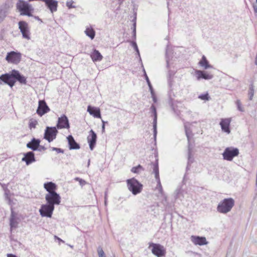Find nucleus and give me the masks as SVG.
<instances>
[{
  "label": "nucleus",
  "instance_id": "obj_46",
  "mask_svg": "<svg viewBox=\"0 0 257 257\" xmlns=\"http://www.w3.org/2000/svg\"><path fill=\"white\" fill-rule=\"evenodd\" d=\"M52 149L53 151H55L58 153H64V150L60 148L53 147Z\"/></svg>",
  "mask_w": 257,
  "mask_h": 257
},
{
  "label": "nucleus",
  "instance_id": "obj_59",
  "mask_svg": "<svg viewBox=\"0 0 257 257\" xmlns=\"http://www.w3.org/2000/svg\"><path fill=\"white\" fill-rule=\"evenodd\" d=\"M113 257H115V255H114Z\"/></svg>",
  "mask_w": 257,
  "mask_h": 257
},
{
  "label": "nucleus",
  "instance_id": "obj_50",
  "mask_svg": "<svg viewBox=\"0 0 257 257\" xmlns=\"http://www.w3.org/2000/svg\"><path fill=\"white\" fill-rule=\"evenodd\" d=\"M7 257H18V256L13 254H8Z\"/></svg>",
  "mask_w": 257,
  "mask_h": 257
},
{
  "label": "nucleus",
  "instance_id": "obj_13",
  "mask_svg": "<svg viewBox=\"0 0 257 257\" xmlns=\"http://www.w3.org/2000/svg\"><path fill=\"white\" fill-rule=\"evenodd\" d=\"M56 127L58 129L70 128L68 118L65 114L58 118Z\"/></svg>",
  "mask_w": 257,
  "mask_h": 257
},
{
  "label": "nucleus",
  "instance_id": "obj_55",
  "mask_svg": "<svg viewBox=\"0 0 257 257\" xmlns=\"http://www.w3.org/2000/svg\"><path fill=\"white\" fill-rule=\"evenodd\" d=\"M35 18L37 20H40L38 16H35Z\"/></svg>",
  "mask_w": 257,
  "mask_h": 257
},
{
  "label": "nucleus",
  "instance_id": "obj_14",
  "mask_svg": "<svg viewBox=\"0 0 257 257\" xmlns=\"http://www.w3.org/2000/svg\"><path fill=\"white\" fill-rule=\"evenodd\" d=\"M50 111V108L47 105L45 100L39 101L38 107L37 109V113L41 116Z\"/></svg>",
  "mask_w": 257,
  "mask_h": 257
},
{
  "label": "nucleus",
  "instance_id": "obj_34",
  "mask_svg": "<svg viewBox=\"0 0 257 257\" xmlns=\"http://www.w3.org/2000/svg\"><path fill=\"white\" fill-rule=\"evenodd\" d=\"M144 75H145V79L147 82V84L148 85V86L149 87V89H150V92L151 93H153V91H154V89H153V86L151 83V82L149 80V77H148L146 73V71L145 70H144Z\"/></svg>",
  "mask_w": 257,
  "mask_h": 257
},
{
  "label": "nucleus",
  "instance_id": "obj_43",
  "mask_svg": "<svg viewBox=\"0 0 257 257\" xmlns=\"http://www.w3.org/2000/svg\"><path fill=\"white\" fill-rule=\"evenodd\" d=\"M132 45L134 47L135 50L137 52L138 56L140 57V54L139 52V50L137 46V44L136 42L133 41L132 42Z\"/></svg>",
  "mask_w": 257,
  "mask_h": 257
},
{
  "label": "nucleus",
  "instance_id": "obj_40",
  "mask_svg": "<svg viewBox=\"0 0 257 257\" xmlns=\"http://www.w3.org/2000/svg\"><path fill=\"white\" fill-rule=\"evenodd\" d=\"M97 252L99 257H106L104 252L102 248L100 247H98L97 249Z\"/></svg>",
  "mask_w": 257,
  "mask_h": 257
},
{
  "label": "nucleus",
  "instance_id": "obj_54",
  "mask_svg": "<svg viewBox=\"0 0 257 257\" xmlns=\"http://www.w3.org/2000/svg\"><path fill=\"white\" fill-rule=\"evenodd\" d=\"M176 191L177 192V194H176V197H177V195H178V194L179 191L178 190H176Z\"/></svg>",
  "mask_w": 257,
  "mask_h": 257
},
{
  "label": "nucleus",
  "instance_id": "obj_9",
  "mask_svg": "<svg viewBox=\"0 0 257 257\" xmlns=\"http://www.w3.org/2000/svg\"><path fill=\"white\" fill-rule=\"evenodd\" d=\"M55 206L48 203L41 205L39 212L41 216L51 218L52 217Z\"/></svg>",
  "mask_w": 257,
  "mask_h": 257
},
{
  "label": "nucleus",
  "instance_id": "obj_39",
  "mask_svg": "<svg viewBox=\"0 0 257 257\" xmlns=\"http://www.w3.org/2000/svg\"><path fill=\"white\" fill-rule=\"evenodd\" d=\"M236 104L237 105V107L238 110L240 111L243 112L244 111V109L241 106V103L239 100H237L236 102Z\"/></svg>",
  "mask_w": 257,
  "mask_h": 257
},
{
  "label": "nucleus",
  "instance_id": "obj_16",
  "mask_svg": "<svg viewBox=\"0 0 257 257\" xmlns=\"http://www.w3.org/2000/svg\"><path fill=\"white\" fill-rule=\"evenodd\" d=\"M152 164L153 165V173L155 174V178L158 182L157 186L159 187L160 192L162 193L163 189L161 184V182L159 178L158 160L157 159L155 163H152Z\"/></svg>",
  "mask_w": 257,
  "mask_h": 257
},
{
  "label": "nucleus",
  "instance_id": "obj_18",
  "mask_svg": "<svg viewBox=\"0 0 257 257\" xmlns=\"http://www.w3.org/2000/svg\"><path fill=\"white\" fill-rule=\"evenodd\" d=\"M24 156L22 161L25 162L27 165H29L36 161L34 153L32 151L24 153Z\"/></svg>",
  "mask_w": 257,
  "mask_h": 257
},
{
  "label": "nucleus",
  "instance_id": "obj_1",
  "mask_svg": "<svg viewBox=\"0 0 257 257\" xmlns=\"http://www.w3.org/2000/svg\"><path fill=\"white\" fill-rule=\"evenodd\" d=\"M16 8L21 16L32 17L34 9L31 4L24 0H18Z\"/></svg>",
  "mask_w": 257,
  "mask_h": 257
},
{
  "label": "nucleus",
  "instance_id": "obj_45",
  "mask_svg": "<svg viewBox=\"0 0 257 257\" xmlns=\"http://www.w3.org/2000/svg\"><path fill=\"white\" fill-rule=\"evenodd\" d=\"M73 2L71 0L70 2H67L66 6L69 9L74 8L75 6L72 5Z\"/></svg>",
  "mask_w": 257,
  "mask_h": 257
},
{
  "label": "nucleus",
  "instance_id": "obj_6",
  "mask_svg": "<svg viewBox=\"0 0 257 257\" xmlns=\"http://www.w3.org/2000/svg\"><path fill=\"white\" fill-rule=\"evenodd\" d=\"M152 247V252L157 257H163L166 254L164 247L158 243H150L149 248Z\"/></svg>",
  "mask_w": 257,
  "mask_h": 257
},
{
  "label": "nucleus",
  "instance_id": "obj_31",
  "mask_svg": "<svg viewBox=\"0 0 257 257\" xmlns=\"http://www.w3.org/2000/svg\"><path fill=\"white\" fill-rule=\"evenodd\" d=\"M85 33L86 35L89 37L91 39H93L95 37V32L92 28H86Z\"/></svg>",
  "mask_w": 257,
  "mask_h": 257
},
{
  "label": "nucleus",
  "instance_id": "obj_49",
  "mask_svg": "<svg viewBox=\"0 0 257 257\" xmlns=\"http://www.w3.org/2000/svg\"><path fill=\"white\" fill-rule=\"evenodd\" d=\"M169 105L172 107V109L174 110V108L173 106V104L172 102V99L171 98H170L169 101H168Z\"/></svg>",
  "mask_w": 257,
  "mask_h": 257
},
{
  "label": "nucleus",
  "instance_id": "obj_11",
  "mask_svg": "<svg viewBox=\"0 0 257 257\" xmlns=\"http://www.w3.org/2000/svg\"><path fill=\"white\" fill-rule=\"evenodd\" d=\"M19 29L22 34L23 37L27 40L30 39V31L29 30L28 24L24 21H20L18 23Z\"/></svg>",
  "mask_w": 257,
  "mask_h": 257
},
{
  "label": "nucleus",
  "instance_id": "obj_15",
  "mask_svg": "<svg viewBox=\"0 0 257 257\" xmlns=\"http://www.w3.org/2000/svg\"><path fill=\"white\" fill-rule=\"evenodd\" d=\"M96 140V134L92 130H91L89 132V135L87 137V141L89 144V148L91 151L93 150L95 146Z\"/></svg>",
  "mask_w": 257,
  "mask_h": 257
},
{
  "label": "nucleus",
  "instance_id": "obj_58",
  "mask_svg": "<svg viewBox=\"0 0 257 257\" xmlns=\"http://www.w3.org/2000/svg\"><path fill=\"white\" fill-rule=\"evenodd\" d=\"M2 80H0V84H2Z\"/></svg>",
  "mask_w": 257,
  "mask_h": 257
},
{
  "label": "nucleus",
  "instance_id": "obj_28",
  "mask_svg": "<svg viewBox=\"0 0 257 257\" xmlns=\"http://www.w3.org/2000/svg\"><path fill=\"white\" fill-rule=\"evenodd\" d=\"M91 58L93 62L99 61L102 60L103 57L99 51L94 49L90 55Z\"/></svg>",
  "mask_w": 257,
  "mask_h": 257
},
{
  "label": "nucleus",
  "instance_id": "obj_53",
  "mask_svg": "<svg viewBox=\"0 0 257 257\" xmlns=\"http://www.w3.org/2000/svg\"><path fill=\"white\" fill-rule=\"evenodd\" d=\"M55 237L56 238H57V239H58L60 241H62V242H64V241H63V240H62L61 238H59V237H57L56 236H55Z\"/></svg>",
  "mask_w": 257,
  "mask_h": 257
},
{
  "label": "nucleus",
  "instance_id": "obj_27",
  "mask_svg": "<svg viewBox=\"0 0 257 257\" xmlns=\"http://www.w3.org/2000/svg\"><path fill=\"white\" fill-rule=\"evenodd\" d=\"M40 140L35 138H33L31 141L27 144V147L31 149L33 151H37L38 146H40Z\"/></svg>",
  "mask_w": 257,
  "mask_h": 257
},
{
  "label": "nucleus",
  "instance_id": "obj_17",
  "mask_svg": "<svg viewBox=\"0 0 257 257\" xmlns=\"http://www.w3.org/2000/svg\"><path fill=\"white\" fill-rule=\"evenodd\" d=\"M45 3L46 6L52 13L56 12L58 7V2L56 0H40Z\"/></svg>",
  "mask_w": 257,
  "mask_h": 257
},
{
  "label": "nucleus",
  "instance_id": "obj_36",
  "mask_svg": "<svg viewBox=\"0 0 257 257\" xmlns=\"http://www.w3.org/2000/svg\"><path fill=\"white\" fill-rule=\"evenodd\" d=\"M140 170L144 171V169L143 167L141 165H139L136 167H134L132 168L131 171L134 173H139Z\"/></svg>",
  "mask_w": 257,
  "mask_h": 257
},
{
  "label": "nucleus",
  "instance_id": "obj_19",
  "mask_svg": "<svg viewBox=\"0 0 257 257\" xmlns=\"http://www.w3.org/2000/svg\"><path fill=\"white\" fill-rule=\"evenodd\" d=\"M231 118H222L219 123L221 130L223 132L229 134L230 133V123Z\"/></svg>",
  "mask_w": 257,
  "mask_h": 257
},
{
  "label": "nucleus",
  "instance_id": "obj_3",
  "mask_svg": "<svg viewBox=\"0 0 257 257\" xmlns=\"http://www.w3.org/2000/svg\"><path fill=\"white\" fill-rule=\"evenodd\" d=\"M126 183L128 190L133 194L137 195L142 191L143 185L135 178L127 179Z\"/></svg>",
  "mask_w": 257,
  "mask_h": 257
},
{
  "label": "nucleus",
  "instance_id": "obj_56",
  "mask_svg": "<svg viewBox=\"0 0 257 257\" xmlns=\"http://www.w3.org/2000/svg\"><path fill=\"white\" fill-rule=\"evenodd\" d=\"M102 124H105V123H107V122H105L103 120H102Z\"/></svg>",
  "mask_w": 257,
  "mask_h": 257
},
{
  "label": "nucleus",
  "instance_id": "obj_33",
  "mask_svg": "<svg viewBox=\"0 0 257 257\" xmlns=\"http://www.w3.org/2000/svg\"><path fill=\"white\" fill-rule=\"evenodd\" d=\"M185 134L186 135V137L187 138L188 142V147H190V136L192 135V132L191 130L187 128L186 126H185Z\"/></svg>",
  "mask_w": 257,
  "mask_h": 257
},
{
  "label": "nucleus",
  "instance_id": "obj_26",
  "mask_svg": "<svg viewBox=\"0 0 257 257\" xmlns=\"http://www.w3.org/2000/svg\"><path fill=\"white\" fill-rule=\"evenodd\" d=\"M44 188L48 192V193L56 192L57 189V185L52 182H48L44 184Z\"/></svg>",
  "mask_w": 257,
  "mask_h": 257
},
{
  "label": "nucleus",
  "instance_id": "obj_48",
  "mask_svg": "<svg viewBox=\"0 0 257 257\" xmlns=\"http://www.w3.org/2000/svg\"><path fill=\"white\" fill-rule=\"evenodd\" d=\"M46 150V148L44 146H41L40 145V146H38V149L37 151H45Z\"/></svg>",
  "mask_w": 257,
  "mask_h": 257
},
{
  "label": "nucleus",
  "instance_id": "obj_37",
  "mask_svg": "<svg viewBox=\"0 0 257 257\" xmlns=\"http://www.w3.org/2000/svg\"><path fill=\"white\" fill-rule=\"evenodd\" d=\"M198 98L204 100H209L210 99V96L208 93L205 94H202L198 96Z\"/></svg>",
  "mask_w": 257,
  "mask_h": 257
},
{
  "label": "nucleus",
  "instance_id": "obj_30",
  "mask_svg": "<svg viewBox=\"0 0 257 257\" xmlns=\"http://www.w3.org/2000/svg\"><path fill=\"white\" fill-rule=\"evenodd\" d=\"M10 221V225L11 229L13 228L17 227L18 222L17 221L16 219L15 218V217L13 215V212H12V214L11 215Z\"/></svg>",
  "mask_w": 257,
  "mask_h": 257
},
{
  "label": "nucleus",
  "instance_id": "obj_12",
  "mask_svg": "<svg viewBox=\"0 0 257 257\" xmlns=\"http://www.w3.org/2000/svg\"><path fill=\"white\" fill-rule=\"evenodd\" d=\"M0 79L5 84L12 87L15 84V81L13 77V70L11 73H6L0 76Z\"/></svg>",
  "mask_w": 257,
  "mask_h": 257
},
{
  "label": "nucleus",
  "instance_id": "obj_41",
  "mask_svg": "<svg viewBox=\"0 0 257 257\" xmlns=\"http://www.w3.org/2000/svg\"><path fill=\"white\" fill-rule=\"evenodd\" d=\"M136 18L133 20L134 24H133V37L134 39H136Z\"/></svg>",
  "mask_w": 257,
  "mask_h": 257
},
{
  "label": "nucleus",
  "instance_id": "obj_5",
  "mask_svg": "<svg viewBox=\"0 0 257 257\" xmlns=\"http://www.w3.org/2000/svg\"><path fill=\"white\" fill-rule=\"evenodd\" d=\"M13 6V4L11 0H7L3 4L0 6V23L5 20Z\"/></svg>",
  "mask_w": 257,
  "mask_h": 257
},
{
  "label": "nucleus",
  "instance_id": "obj_10",
  "mask_svg": "<svg viewBox=\"0 0 257 257\" xmlns=\"http://www.w3.org/2000/svg\"><path fill=\"white\" fill-rule=\"evenodd\" d=\"M6 59L9 62L17 64L21 61V54L20 52L11 51L8 53Z\"/></svg>",
  "mask_w": 257,
  "mask_h": 257
},
{
  "label": "nucleus",
  "instance_id": "obj_57",
  "mask_svg": "<svg viewBox=\"0 0 257 257\" xmlns=\"http://www.w3.org/2000/svg\"><path fill=\"white\" fill-rule=\"evenodd\" d=\"M89 163H90V161L89 160L88 163V165H89Z\"/></svg>",
  "mask_w": 257,
  "mask_h": 257
},
{
  "label": "nucleus",
  "instance_id": "obj_25",
  "mask_svg": "<svg viewBox=\"0 0 257 257\" xmlns=\"http://www.w3.org/2000/svg\"><path fill=\"white\" fill-rule=\"evenodd\" d=\"M87 111L89 113L90 115L93 116L94 117H101L100 110L99 108L93 107L91 105H88L87 107Z\"/></svg>",
  "mask_w": 257,
  "mask_h": 257
},
{
  "label": "nucleus",
  "instance_id": "obj_44",
  "mask_svg": "<svg viewBox=\"0 0 257 257\" xmlns=\"http://www.w3.org/2000/svg\"><path fill=\"white\" fill-rule=\"evenodd\" d=\"M38 122L36 120L31 121L29 122V127L30 128H35Z\"/></svg>",
  "mask_w": 257,
  "mask_h": 257
},
{
  "label": "nucleus",
  "instance_id": "obj_60",
  "mask_svg": "<svg viewBox=\"0 0 257 257\" xmlns=\"http://www.w3.org/2000/svg\"><path fill=\"white\" fill-rule=\"evenodd\" d=\"M256 3H257V0H256Z\"/></svg>",
  "mask_w": 257,
  "mask_h": 257
},
{
  "label": "nucleus",
  "instance_id": "obj_38",
  "mask_svg": "<svg viewBox=\"0 0 257 257\" xmlns=\"http://www.w3.org/2000/svg\"><path fill=\"white\" fill-rule=\"evenodd\" d=\"M170 52H171V51L170 50V49H169V45H167L166 48V62H167V67H168V66H169V58H168V56H169V54Z\"/></svg>",
  "mask_w": 257,
  "mask_h": 257
},
{
  "label": "nucleus",
  "instance_id": "obj_4",
  "mask_svg": "<svg viewBox=\"0 0 257 257\" xmlns=\"http://www.w3.org/2000/svg\"><path fill=\"white\" fill-rule=\"evenodd\" d=\"M239 155V150L233 147H227L225 149L222 156L224 160L231 161Z\"/></svg>",
  "mask_w": 257,
  "mask_h": 257
},
{
  "label": "nucleus",
  "instance_id": "obj_21",
  "mask_svg": "<svg viewBox=\"0 0 257 257\" xmlns=\"http://www.w3.org/2000/svg\"><path fill=\"white\" fill-rule=\"evenodd\" d=\"M197 80L204 79L205 80H210L213 77V75L208 73L207 72L202 70H196L195 71Z\"/></svg>",
  "mask_w": 257,
  "mask_h": 257
},
{
  "label": "nucleus",
  "instance_id": "obj_24",
  "mask_svg": "<svg viewBox=\"0 0 257 257\" xmlns=\"http://www.w3.org/2000/svg\"><path fill=\"white\" fill-rule=\"evenodd\" d=\"M191 239L195 244L202 245L207 243L206 238L203 236L192 235Z\"/></svg>",
  "mask_w": 257,
  "mask_h": 257
},
{
  "label": "nucleus",
  "instance_id": "obj_42",
  "mask_svg": "<svg viewBox=\"0 0 257 257\" xmlns=\"http://www.w3.org/2000/svg\"><path fill=\"white\" fill-rule=\"evenodd\" d=\"M74 179L75 180L78 181L81 186H83L86 184V182L84 180L79 177H76Z\"/></svg>",
  "mask_w": 257,
  "mask_h": 257
},
{
  "label": "nucleus",
  "instance_id": "obj_32",
  "mask_svg": "<svg viewBox=\"0 0 257 257\" xmlns=\"http://www.w3.org/2000/svg\"><path fill=\"white\" fill-rule=\"evenodd\" d=\"M254 86L253 84H250L249 85V89L248 91V98L250 100H251L252 99V98L254 95Z\"/></svg>",
  "mask_w": 257,
  "mask_h": 257
},
{
  "label": "nucleus",
  "instance_id": "obj_23",
  "mask_svg": "<svg viewBox=\"0 0 257 257\" xmlns=\"http://www.w3.org/2000/svg\"><path fill=\"white\" fill-rule=\"evenodd\" d=\"M13 77L15 82L16 81H18L21 84H26L27 83L25 77L22 75L18 70H13Z\"/></svg>",
  "mask_w": 257,
  "mask_h": 257
},
{
  "label": "nucleus",
  "instance_id": "obj_35",
  "mask_svg": "<svg viewBox=\"0 0 257 257\" xmlns=\"http://www.w3.org/2000/svg\"><path fill=\"white\" fill-rule=\"evenodd\" d=\"M191 156V150H190V147H188V165L187 166V169H189V166L193 162V158H192Z\"/></svg>",
  "mask_w": 257,
  "mask_h": 257
},
{
  "label": "nucleus",
  "instance_id": "obj_47",
  "mask_svg": "<svg viewBox=\"0 0 257 257\" xmlns=\"http://www.w3.org/2000/svg\"><path fill=\"white\" fill-rule=\"evenodd\" d=\"M153 93H151V95H152V97L153 98L154 102L156 103V102H157V97L155 95V93L154 91H153Z\"/></svg>",
  "mask_w": 257,
  "mask_h": 257
},
{
  "label": "nucleus",
  "instance_id": "obj_2",
  "mask_svg": "<svg viewBox=\"0 0 257 257\" xmlns=\"http://www.w3.org/2000/svg\"><path fill=\"white\" fill-rule=\"evenodd\" d=\"M234 205V200L232 198L224 199L217 205V211L221 213H227L229 212Z\"/></svg>",
  "mask_w": 257,
  "mask_h": 257
},
{
  "label": "nucleus",
  "instance_id": "obj_20",
  "mask_svg": "<svg viewBox=\"0 0 257 257\" xmlns=\"http://www.w3.org/2000/svg\"><path fill=\"white\" fill-rule=\"evenodd\" d=\"M151 109L152 110V112L154 115L153 119V132H154V137L156 140L157 131V109L154 105H152L151 106Z\"/></svg>",
  "mask_w": 257,
  "mask_h": 257
},
{
  "label": "nucleus",
  "instance_id": "obj_8",
  "mask_svg": "<svg viewBox=\"0 0 257 257\" xmlns=\"http://www.w3.org/2000/svg\"><path fill=\"white\" fill-rule=\"evenodd\" d=\"M55 126H47L45 130L44 139L47 140L49 143L52 142L56 138L58 131Z\"/></svg>",
  "mask_w": 257,
  "mask_h": 257
},
{
  "label": "nucleus",
  "instance_id": "obj_52",
  "mask_svg": "<svg viewBox=\"0 0 257 257\" xmlns=\"http://www.w3.org/2000/svg\"><path fill=\"white\" fill-rule=\"evenodd\" d=\"M253 10L255 13H257V7L255 6H253Z\"/></svg>",
  "mask_w": 257,
  "mask_h": 257
},
{
  "label": "nucleus",
  "instance_id": "obj_29",
  "mask_svg": "<svg viewBox=\"0 0 257 257\" xmlns=\"http://www.w3.org/2000/svg\"><path fill=\"white\" fill-rule=\"evenodd\" d=\"M199 64L205 69L213 68V66L209 64L208 61L204 55L202 57L201 60L199 62Z\"/></svg>",
  "mask_w": 257,
  "mask_h": 257
},
{
  "label": "nucleus",
  "instance_id": "obj_22",
  "mask_svg": "<svg viewBox=\"0 0 257 257\" xmlns=\"http://www.w3.org/2000/svg\"><path fill=\"white\" fill-rule=\"evenodd\" d=\"M68 140L69 149L70 150H77L80 149V147L78 143H77L74 140L72 135H69L67 137Z\"/></svg>",
  "mask_w": 257,
  "mask_h": 257
},
{
  "label": "nucleus",
  "instance_id": "obj_51",
  "mask_svg": "<svg viewBox=\"0 0 257 257\" xmlns=\"http://www.w3.org/2000/svg\"><path fill=\"white\" fill-rule=\"evenodd\" d=\"M105 131V125L104 124H102V133H104Z\"/></svg>",
  "mask_w": 257,
  "mask_h": 257
},
{
  "label": "nucleus",
  "instance_id": "obj_7",
  "mask_svg": "<svg viewBox=\"0 0 257 257\" xmlns=\"http://www.w3.org/2000/svg\"><path fill=\"white\" fill-rule=\"evenodd\" d=\"M47 203L52 205H59L61 202V197L57 192L47 193L45 196Z\"/></svg>",
  "mask_w": 257,
  "mask_h": 257
}]
</instances>
